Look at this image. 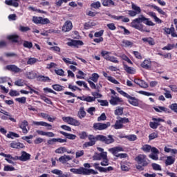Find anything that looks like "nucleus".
<instances>
[{"instance_id": "24", "label": "nucleus", "mask_w": 177, "mask_h": 177, "mask_svg": "<svg viewBox=\"0 0 177 177\" xmlns=\"http://www.w3.org/2000/svg\"><path fill=\"white\" fill-rule=\"evenodd\" d=\"M59 133H61V135H64V136H65L67 139H70L71 140H74L75 138H77V136L71 133H68L64 131H59Z\"/></svg>"}, {"instance_id": "8", "label": "nucleus", "mask_w": 177, "mask_h": 177, "mask_svg": "<svg viewBox=\"0 0 177 177\" xmlns=\"http://www.w3.org/2000/svg\"><path fill=\"white\" fill-rule=\"evenodd\" d=\"M62 120L65 122L68 123L70 125H74L75 127H80V125H81V123L80 122V121L71 117H63Z\"/></svg>"}, {"instance_id": "40", "label": "nucleus", "mask_w": 177, "mask_h": 177, "mask_svg": "<svg viewBox=\"0 0 177 177\" xmlns=\"http://www.w3.org/2000/svg\"><path fill=\"white\" fill-rule=\"evenodd\" d=\"M7 138L9 139H13L14 138H19V136L16 133L10 131L8 134H7Z\"/></svg>"}, {"instance_id": "55", "label": "nucleus", "mask_w": 177, "mask_h": 177, "mask_svg": "<svg viewBox=\"0 0 177 177\" xmlns=\"http://www.w3.org/2000/svg\"><path fill=\"white\" fill-rule=\"evenodd\" d=\"M158 138V133H152L149 136V140H153V139H156Z\"/></svg>"}, {"instance_id": "36", "label": "nucleus", "mask_w": 177, "mask_h": 177, "mask_svg": "<svg viewBox=\"0 0 177 177\" xmlns=\"http://www.w3.org/2000/svg\"><path fill=\"white\" fill-rule=\"evenodd\" d=\"M124 138L129 140L130 142H135L136 139H138V137L136 135H129V136H125Z\"/></svg>"}, {"instance_id": "49", "label": "nucleus", "mask_w": 177, "mask_h": 177, "mask_svg": "<svg viewBox=\"0 0 177 177\" xmlns=\"http://www.w3.org/2000/svg\"><path fill=\"white\" fill-rule=\"evenodd\" d=\"M117 118H118V120H119V121H120L122 124H127V122H129V119H128L127 118L118 117Z\"/></svg>"}, {"instance_id": "45", "label": "nucleus", "mask_w": 177, "mask_h": 177, "mask_svg": "<svg viewBox=\"0 0 177 177\" xmlns=\"http://www.w3.org/2000/svg\"><path fill=\"white\" fill-rule=\"evenodd\" d=\"M90 80L93 82H97V80H99V75L97 73H93Z\"/></svg>"}, {"instance_id": "9", "label": "nucleus", "mask_w": 177, "mask_h": 177, "mask_svg": "<svg viewBox=\"0 0 177 177\" xmlns=\"http://www.w3.org/2000/svg\"><path fill=\"white\" fill-rule=\"evenodd\" d=\"M122 96H124V97H127L129 99V102L130 104H132V106H139V100L136 99L135 97H131L128 93L125 92H122Z\"/></svg>"}, {"instance_id": "20", "label": "nucleus", "mask_w": 177, "mask_h": 177, "mask_svg": "<svg viewBox=\"0 0 177 177\" xmlns=\"http://www.w3.org/2000/svg\"><path fill=\"white\" fill-rule=\"evenodd\" d=\"M30 158H31V155H30V153H28L26 151H22V154L18 160H20V161H28Z\"/></svg>"}, {"instance_id": "56", "label": "nucleus", "mask_w": 177, "mask_h": 177, "mask_svg": "<svg viewBox=\"0 0 177 177\" xmlns=\"http://www.w3.org/2000/svg\"><path fill=\"white\" fill-rule=\"evenodd\" d=\"M152 8H153V9H156V10H157L160 15H165V12H164L162 10H161V8H158V6H152Z\"/></svg>"}, {"instance_id": "37", "label": "nucleus", "mask_w": 177, "mask_h": 177, "mask_svg": "<svg viewBox=\"0 0 177 177\" xmlns=\"http://www.w3.org/2000/svg\"><path fill=\"white\" fill-rule=\"evenodd\" d=\"M67 151V149L64 147H61L55 150V153L57 154H63V153H66Z\"/></svg>"}, {"instance_id": "15", "label": "nucleus", "mask_w": 177, "mask_h": 177, "mask_svg": "<svg viewBox=\"0 0 177 177\" xmlns=\"http://www.w3.org/2000/svg\"><path fill=\"white\" fill-rule=\"evenodd\" d=\"M64 95H67L68 96L66 97L67 99H68L66 102L67 103H74L75 102V100L73 97H77V95L74 94L73 93L66 91L64 92Z\"/></svg>"}, {"instance_id": "47", "label": "nucleus", "mask_w": 177, "mask_h": 177, "mask_svg": "<svg viewBox=\"0 0 177 177\" xmlns=\"http://www.w3.org/2000/svg\"><path fill=\"white\" fill-rule=\"evenodd\" d=\"M30 30L31 29L28 26H19V31H21V32H27V31H30Z\"/></svg>"}, {"instance_id": "44", "label": "nucleus", "mask_w": 177, "mask_h": 177, "mask_svg": "<svg viewBox=\"0 0 177 177\" xmlns=\"http://www.w3.org/2000/svg\"><path fill=\"white\" fill-rule=\"evenodd\" d=\"M100 91L97 90V92H93L91 93L92 96H93V97H95V99H100L101 97H103V95L100 93H99Z\"/></svg>"}, {"instance_id": "31", "label": "nucleus", "mask_w": 177, "mask_h": 177, "mask_svg": "<svg viewBox=\"0 0 177 177\" xmlns=\"http://www.w3.org/2000/svg\"><path fill=\"white\" fill-rule=\"evenodd\" d=\"M122 46H124L126 48H128L129 46H133V42L129 40H122Z\"/></svg>"}, {"instance_id": "3", "label": "nucleus", "mask_w": 177, "mask_h": 177, "mask_svg": "<svg viewBox=\"0 0 177 177\" xmlns=\"http://www.w3.org/2000/svg\"><path fill=\"white\" fill-rule=\"evenodd\" d=\"M109 151H111V153H112L113 156H115V157H120V158H127V157H128V154L127 153L117 154L118 151H124V149L121 147H115L113 148H111L109 149Z\"/></svg>"}, {"instance_id": "58", "label": "nucleus", "mask_w": 177, "mask_h": 177, "mask_svg": "<svg viewBox=\"0 0 177 177\" xmlns=\"http://www.w3.org/2000/svg\"><path fill=\"white\" fill-rule=\"evenodd\" d=\"M3 171H15V168L10 165H6L3 168Z\"/></svg>"}, {"instance_id": "27", "label": "nucleus", "mask_w": 177, "mask_h": 177, "mask_svg": "<svg viewBox=\"0 0 177 177\" xmlns=\"http://www.w3.org/2000/svg\"><path fill=\"white\" fill-rule=\"evenodd\" d=\"M10 147H12V149H24V145L20 142H12L10 144Z\"/></svg>"}, {"instance_id": "52", "label": "nucleus", "mask_w": 177, "mask_h": 177, "mask_svg": "<svg viewBox=\"0 0 177 177\" xmlns=\"http://www.w3.org/2000/svg\"><path fill=\"white\" fill-rule=\"evenodd\" d=\"M15 85L17 86H23L24 85V81L21 79L15 82Z\"/></svg>"}, {"instance_id": "39", "label": "nucleus", "mask_w": 177, "mask_h": 177, "mask_svg": "<svg viewBox=\"0 0 177 177\" xmlns=\"http://www.w3.org/2000/svg\"><path fill=\"white\" fill-rule=\"evenodd\" d=\"M103 6H110L111 5H113L114 6V3L112 0H104L102 1Z\"/></svg>"}, {"instance_id": "21", "label": "nucleus", "mask_w": 177, "mask_h": 177, "mask_svg": "<svg viewBox=\"0 0 177 177\" xmlns=\"http://www.w3.org/2000/svg\"><path fill=\"white\" fill-rule=\"evenodd\" d=\"M33 125H37V127H47L48 129H52V126L50 124L46 123V122H35L33 121Z\"/></svg>"}, {"instance_id": "19", "label": "nucleus", "mask_w": 177, "mask_h": 177, "mask_svg": "<svg viewBox=\"0 0 177 177\" xmlns=\"http://www.w3.org/2000/svg\"><path fill=\"white\" fill-rule=\"evenodd\" d=\"M71 160H73V156L64 155L58 159V161H59V162H62V164H66L67 161H70Z\"/></svg>"}, {"instance_id": "26", "label": "nucleus", "mask_w": 177, "mask_h": 177, "mask_svg": "<svg viewBox=\"0 0 177 177\" xmlns=\"http://www.w3.org/2000/svg\"><path fill=\"white\" fill-rule=\"evenodd\" d=\"M77 115L80 119L85 118V116L86 115V112L85 111V109L84 108V106L80 107L77 113Z\"/></svg>"}, {"instance_id": "60", "label": "nucleus", "mask_w": 177, "mask_h": 177, "mask_svg": "<svg viewBox=\"0 0 177 177\" xmlns=\"http://www.w3.org/2000/svg\"><path fill=\"white\" fill-rule=\"evenodd\" d=\"M15 100H16V102H19V103H21L22 104H24V103H26V97H25L16 98Z\"/></svg>"}, {"instance_id": "28", "label": "nucleus", "mask_w": 177, "mask_h": 177, "mask_svg": "<svg viewBox=\"0 0 177 177\" xmlns=\"http://www.w3.org/2000/svg\"><path fill=\"white\" fill-rule=\"evenodd\" d=\"M8 39H9L10 41H12V42H15V44H17V42H19V35H11L8 36Z\"/></svg>"}, {"instance_id": "1", "label": "nucleus", "mask_w": 177, "mask_h": 177, "mask_svg": "<svg viewBox=\"0 0 177 177\" xmlns=\"http://www.w3.org/2000/svg\"><path fill=\"white\" fill-rule=\"evenodd\" d=\"M142 23H144V24H146V26H155L154 23L153 21L149 20L148 18H146L143 15H140L138 18H136L132 21L131 23V26L133 27V28H136V30H138L139 31H145L143 29V24Z\"/></svg>"}, {"instance_id": "51", "label": "nucleus", "mask_w": 177, "mask_h": 177, "mask_svg": "<svg viewBox=\"0 0 177 177\" xmlns=\"http://www.w3.org/2000/svg\"><path fill=\"white\" fill-rule=\"evenodd\" d=\"M91 8H93L94 9H99V8H100L101 5H100V2L97 1L95 3H93L91 4Z\"/></svg>"}, {"instance_id": "57", "label": "nucleus", "mask_w": 177, "mask_h": 177, "mask_svg": "<svg viewBox=\"0 0 177 177\" xmlns=\"http://www.w3.org/2000/svg\"><path fill=\"white\" fill-rule=\"evenodd\" d=\"M98 103H100L101 106H109V102L104 100H97Z\"/></svg>"}, {"instance_id": "13", "label": "nucleus", "mask_w": 177, "mask_h": 177, "mask_svg": "<svg viewBox=\"0 0 177 177\" xmlns=\"http://www.w3.org/2000/svg\"><path fill=\"white\" fill-rule=\"evenodd\" d=\"M106 157H107V152L95 153V155L93 156V160L95 161H99L103 158H106Z\"/></svg>"}, {"instance_id": "59", "label": "nucleus", "mask_w": 177, "mask_h": 177, "mask_svg": "<svg viewBox=\"0 0 177 177\" xmlns=\"http://www.w3.org/2000/svg\"><path fill=\"white\" fill-rule=\"evenodd\" d=\"M79 136L81 139H86L88 138V134L85 131H82V133H79Z\"/></svg>"}, {"instance_id": "38", "label": "nucleus", "mask_w": 177, "mask_h": 177, "mask_svg": "<svg viewBox=\"0 0 177 177\" xmlns=\"http://www.w3.org/2000/svg\"><path fill=\"white\" fill-rule=\"evenodd\" d=\"M37 62H38V59L30 57L27 61V64L32 66V64H35V63H37Z\"/></svg>"}, {"instance_id": "48", "label": "nucleus", "mask_w": 177, "mask_h": 177, "mask_svg": "<svg viewBox=\"0 0 177 177\" xmlns=\"http://www.w3.org/2000/svg\"><path fill=\"white\" fill-rule=\"evenodd\" d=\"M142 150H143V151H145L146 153H150V151L151 150V146L150 145H144L142 147Z\"/></svg>"}, {"instance_id": "62", "label": "nucleus", "mask_w": 177, "mask_h": 177, "mask_svg": "<svg viewBox=\"0 0 177 177\" xmlns=\"http://www.w3.org/2000/svg\"><path fill=\"white\" fill-rule=\"evenodd\" d=\"M139 86H140V88H149V84H147V83H146V82L142 80Z\"/></svg>"}, {"instance_id": "33", "label": "nucleus", "mask_w": 177, "mask_h": 177, "mask_svg": "<svg viewBox=\"0 0 177 177\" xmlns=\"http://www.w3.org/2000/svg\"><path fill=\"white\" fill-rule=\"evenodd\" d=\"M115 129H121V128H124V124L121 123L120 120H116L115 124L113 125Z\"/></svg>"}, {"instance_id": "29", "label": "nucleus", "mask_w": 177, "mask_h": 177, "mask_svg": "<svg viewBox=\"0 0 177 177\" xmlns=\"http://www.w3.org/2000/svg\"><path fill=\"white\" fill-rule=\"evenodd\" d=\"M37 78V81H40L41 82H46L48 81H50V79L48 76L39 75L36 77Z\"/></svg>"}, {"instance_id": "61", "label": "nucleus", "mask_w": 177, "mask_h": 177, "mask_svg": "<svg viewBox=\"0 0 177 177\" xmlns=\"http://www.w3.org/2000/svg\"><path fill=\"white\" fill-rule=\"evenodd\" d=\"M95 100H96V97H91V96L86 97V102H88V103L95 102Z\"/></svg>"}, {"instance_id": "53", "label": "nucleus", "mask_w": 177, "mask_h": 177, "mask_svg": "<svg viewBox=\"0 0 177 177\" xmlns=\"http://www.w3.org/2000/svg\"><path fill=\"white\" fill-rule=\"evenodd\" d=\"M107 120V116H106V113H103L101 114L100 117L97 118V121H106Z\"/></svg>"}, {"instance_id": "23", "label": "nucleus", "mask_w": 177, "mask_h": 177, "mask_svg": "<svg viewBox=\"0 0 177 177\" xmlns=\"http://www.w3.org/2000/svg\"><path fill=\"white\" fill-rule=\"evenodd\" d=\"M164 31L166 32V34H171L172 37H177L176 33H175V28L171 27L169 28H165Z\"/></svg>"}, {"instance_id": "34", "label": "nucleus", "mask_w": 177, "mask_h": 177, "mask_svg": "<svg viewBox=\"0 0 177 177\" xmlns=\"http://www.w3.org/2000/svg\"><path fill=\"white\" fill-rule=\"evenodd\" d=\"M124 70L128 73L129 74H135V69L133 68H131L128 66L127 65H124Z\"/></svg>"}, {"instance_id": "25", "label": "nucleus", "mask_w": 177, "mask_h": 177, "mask_svg": "<svg viewBox=\"0 0 177 177\" xmlns=\"http://www.w3.org/2000/svg\"><path fill=\"white\" fill-rule=\"evenodd\" d=\"M174 162H175V158L171 156H167V159L165 162L166 167H168V165H172Z\"/></svg>"}, {"instance_id": "22", "label": "nucleus", "mask_w": 177, "mask_h": 177, "mask_svg": "<svg viewBox=\"0 0 177 177\" xmlns=\"http://www.w3.org/2000/svg\"><path fill=\"white\" fill-rule=\"evenodd\" d=\"M141 67H142V68H145V70H149V68H151V62H150L149 59H145L141 64Z\"/></svg>"}, {"instance_id": "50", "label": "nucleus", "mask_w": 177, "mask_h": 177, "mask_svg": "<svg viewBox=\"0 0 177 177\" xmlns=\"http://www.w3.org/2000/svg\"><path fill=\"white\" fill-rule=\"evenodd\" d=\"M138 93H140V95H145V96H156L155 93H151L143 91H140Z\"/></svg>"}, {"instance_id": "42", "label": "nucleus", "mask_w": 177, "mask_h": 177, "mask_svg": "<svg viewBox=\"0 0 177 177\" xmlns=\"http://www.w3.org/2000/svg\"><path fill=\"white\" fill-rule=\"evenodd\" d=\"M23 45L24 48H28V49L32 48V43L28 41H24Z\"/></svg>"}, {"instance_id": "7", "label": "nucleus", "mask_w": 177, "mask_h": 177, "mask_svg": "<svg viewBox=\"0 0 177 177\" xmlns=\"http://www.w3.org/2000/svg\"><path fill=\"white\" fill-rule=\"evenodd\" d=\"M110 122L106 123H95L93 128L95 131H103L104 129H107L108 127H110Z\"/></svg>"}, {"instance_id": "41", "label": "nucleus", "mask_w": 177, "mask_h": 177, "mask_svg": "<svg viewBox=\"0 0 177 177\" xmlns=\"http://www.w3.org/2000/svg\"><path fill=\"white\" fill-rule=\"evenodd\" d=\"M115 115H122V114H124V108H118L116 110H115Z\"/></svg>"}, {"instance_id": "11", "label": "nucleus", "mask_w": 177, "mask_h": 177, "mask_svg": "<svg viewBox=\"0 0 177 177\" xmlns=\"http://www.w3.org/2000/svg\"><path fill=\"white\" fill-rule=\"evenodd\" d=\"M152 120L153 121H155L154 122H151L149 123V127H151L152 129H157V128L160 125V122H164V120L161 118H153Z\"/></svg>"}, {"instance_id": "54", "label": "nucleus", "mask_w": 177, "mask_h": 177, "mask_svg": "<svg viewBox=\"0 0 177 177\" xmlns=\"http://www.w3.org/2000/svg\"><path fill=\"white\" fill-rule=\"evenodd\" d=\"M53 88L55 91H63V86L59 85V84H54L53 85Z\"/></svg>"}, {"instance_id": "17", "label": "nucleus", "mask_w": 177, "mask_h": 177, "mask_svg": "<svg viewBox=\"0 0 177 177\" xmlns=\"http://www.w3.org/2000/svg\"><path fill=\"white\" fill-rule=\"evenodd\" d=\"M109 102L111 104H112V106H117V104H118V103H121L122 102V100H121V98L117 97V96H111V100H109Z\"/></svg>"}, {"instance_id": "35", "label": "nucleus", "mask_w": 177, "mask_h": 177, "mask_svg": "<svg viewBox=\"0 0 177 177\" xmlns=\"http://www.w3.org/2000/svg\"><path fill=\"white\" fill-rule=\"evenodd\" d=\"M26 75L27 78H28L29 80H34V78H35L37 74H35V73L32 71V72H26Z\"/></svg>"}, {"instance_id": "32", "label": "nucleus", "mask_w": 177, "mask_h": 177, "mask_svg": "<svg viewBox=\"0 0 177 177\" xmlns=\"http://www.w3.org/2000/svg\"><path fill=\"white\" fill-rule=\"evenodd\" d=\"M0 156H3V157H6V158H10V160H13V161L19 160V156L12 157L10 154H5L3 153H1Z\"/></svg>"}, {"instance_id": "18", "label": "nucleus", "mask_w": 177, "mask_h": 177, "mask_svg": "<svg viewBox=\"0 0 177 177\" xmlns=\"http://www.w3.org/2000/svg\"><path fill=\"white\" fill-rule=\"evenodd\" d=\"M27 127H28V122H27V120H24L19 124V128L22 129V131L24 133H28V130L27 129Z\"/></svg>"}, {"instance_id": "5", "label": "nucleus", "mask_w": 177, "mask_h": 177, "mask_svg": "<svg viewBox=\"0 0 177 177\" xmlns=\"http://www.w3.org/2000/svg\"><path fill=\"white\" fill-rule=\"evenodd\" d=\"M147 158L145 154H140L136 157L135 160L138 165H142L143 167H147L149 162H147Z\"/></svg>"}, {"instance_id": "14", "label": "nucleus", "mask_w": 177, "mask_h": 177, "mask_svg": "<svg viewBox=\"0 0 177 177\" xmlns=\"http://www.w3.org/2000/svg\"><path fill=\"white\" fill-rule=\"evenodd\" d=\"M88 140H90L89 142H85L84 146L86 147H88L89 146H93L95 145V143H96V140H97V139L96 138V137H95L93 135H89L88 136Z\"/></svg>"}, {"instance_id": "2", "label": "nucleus", "mask_w": 177, "mask_h": 177, "mask_svg": "<svg viewBox=\"0 0 177 177\" xmlns=\"http://www.w3.org/2000/svg\"><path fill=\"white\" fill-rule=\"evenodd\" d=\"M71 172H73V174H76L77 175H91V174H93V175H96L97 174V171H95V170L92 169H86L84 167H80L79 169H71Z\"/></svg>"}, {"instance_id": "10", "label": "nucleus", "mask_w": 177, "mask_h": 177, "mask_svg": "<svg viewBox=\"0 0 177 177\" xmlns=\"http://www.w3.org/2000/svg\"><path fill=\"white\" fill-rule=\"evenodd\" d=\"M6 70H8V71L15 73V74H17L19 73H23V69L17 67V66L16 65H8L6 66Z\"/></svg>"}, {"instance_id": "63", "label": "nucleus", "mask_w": 177, "mask_h": 177, "mask_svg": "<svg viewBox=\"0 0 177 177\" xmlns=\"http://www.w3.org/2000/svg\"><path fill=\"white\" fill-rule=\"evenodd\" d=\"M169 107H170L171 110H172V111H174V113H177V104L176 103L172 104L171 105H170Z\"/></svg>"}, {"instance_id": "30", "label": "nucleus", "mask_w": 177, "mask_h": 177, "mask_svg": "<svg viewBox=\"0 0 177 177\" xmlns=\"http://www.w3.org/2000/svg\"><path fill=\"white\" fill-rule=\"evenodd\" d=\"M131 8L138 15H140V13H142V10L140 9V7L135 5L134 3L131 4Z\"/></svg>"}, {"instance_id": "64", "label": "nucleus", "mask_w": 177, "mask_h": 177, "mask_svg": "<svg viewBox=\"0 0 177 177\" xmlns=\"http://www.w3.org/2000/svg\"><path fill=\"white\" fill-rule=\"evenodd\" d=\"M10 96H19L20 93H19L17 91L11 90L9 93Z\"/></svg>"}, {"instance_id": "12", "label": "nucleus", "mask_w": 177, "mask_h": 177, "mask_svg": "<svg viewBox=\"0 0 177 177\" xmlns=\"http://www.w3.org/2000/svg\"><path fill=\"white\" fill-rule=\"evenodd\" d=\"M73 28V24L71 21H66L64 26H62V31L64 32H68V31H71Z\"/></svg>"}, {"instance_id": "16", "label": "nucleus", "mask_w": 177, "mask_h": 177, "mask_svg": "<svg viewBox=\"0 0 177 177\" xmlns=\"http://www.w3.org/2000/svg\"><path fill=\"white\" fill-rule=\"evenodd\" d=\"M68 46H82L84 42L81 40H71V41L67 42Z\"/></svg>"}, {"instance_id": "6", "label": "nucleus", "mask_w": 177, "mask_h": 177, "mask_svg": "<svg viewBox=\"0 0 177 177\" xmlns=\"http://www.w3.org/2000/svg\"><path fill=\"white\" fill-rule=\"evenodd\" d=\"M32 21L35 24H49L50 21L48 18H43L41 17H33Z\"/></svg>"}, {"instance_id": "46", "label": "nucleus", "mask_w": 177, "mask_h": 177, "mask_svg": "<svg viewBox=\"0 0 177 177\" xmlns=\"http://www.w3.org/2000/svg\"><path fill=\"white\" fill-rule=\"evenodd\" d=\"M175 48V44H167V46L163 47L162 50H171Z\"/></svg>"}, {"instance_id": "4", "label": "nucleus", "mask_w": 177, "mask_h": 177, "mask_svg": "<svg viewBox=\"0 0 177 177\" xmlns=\"http://www.w3.org/2000/svg\"><path fill=\"white\" fill-rule=\"evenodd\" d=\"M97 140H100V142H102L106 145H111V143H114V138H113V136L109 135L108 137L104 136L103 135H98L96 136Z\"/></svg>"}, {"instance_id": "43", "label": "nucleus", "mask_w": 177, "mask_h": 177, "mask_svg": "<svg viewBox=\"0 0 177 177\" xmlns=\"http://www.w3.org/2000/svg\"><path fill=\"white\" fill-rule=\"evenodd\" d=\"M151 167L154 171H162L161 166L157 163H152Z\"/></svg>"}]
</instances>
